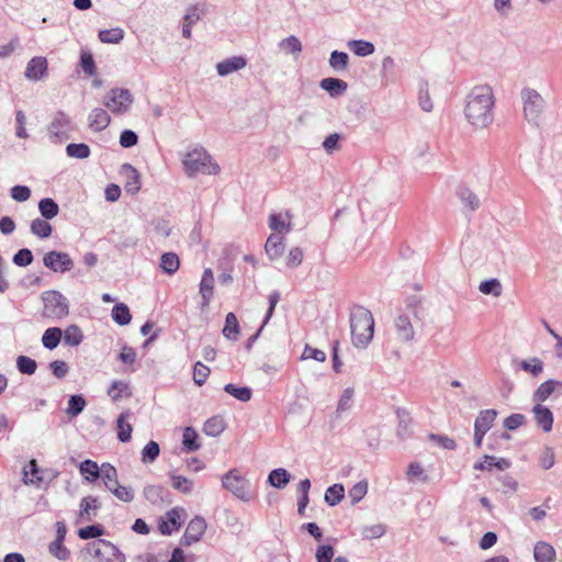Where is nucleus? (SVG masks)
Listing matches in <instances>:
<instances>
[{
	"mask_svg": "<svg viewBox=\"0 0 562 562\" xmlns=\"http://www.w3.org/2000/svg\"><path fill=\"white\" fill-rule=\"evenodd\" d=\"M493 105L492 88L487 85L476 86L468 94L465 117L475 127H486L493 121Z\"/></svg>",
	"mask_w": 562,
	"mask_h": 562,
	"instance_id": "f257e3e1",
	"label": "nucleus"
},
{
	"mask_svg": "<svg viewBox=\"0 0 562 562\" xmlns=\"http://www.w3.org/2000/svg\"><path fill=\"white\" fill-rule=\"evenodd\" d=\"M352 344L366 348L373 338L374 321L372 313L363 306H355L350 313Z\"/></svg>",
	"mask_w": 562,
	"mask_h": 562,
	"instance_id": "f03ea898",
	"label": "nucleus"
},
{
	"mask_svg": "<svg viewBox=\"0 0 562 562\" xmlns=\"http://www.w3.org/2000/svg\"><path fill=\"white\" fill-rule=\"evenodd\" d=\"M182 164L189 177H193L196 173L216 175L220 171V166L216 162H212L211 156L202 147L187 153Z\"/></svg>",
	"mask_w": 562,
	"mask_h": 562,
	"instance_id": "7ed1b4c3",
	"label": "nucleus"
},
{
	"mask_svg": "<svg viewBox=\"0 0 562 562\" xmlns=\"http://www.w3.org/2000/svg\"><path fill=\"white\" fill-rule=\"evenodd\" d=\"M521 100L524 103L525 119L528 123L538 126L546 105L544 99L537 90L532 88H524L521 90Z\"/></svg>",
	"mask_w": 562,
	"mask_h": 562,
	"instance_id": "20e7f679",
	"label": "nucleus"
},
{
	"mask_svg": "<svg viewBox=\"0 0 562 562\" xmlns=\"http://www.w3.org/2000/svg\"><path fill=\"white\" fill-rule=\"evenodd\" d=\"M44 303L43 316L52 319H61L69 313L67 299L58 291H47L42 295Z\"/></svg>",
	"mask_w": 562,
	"mask_h": 562,
	"instance_id": "39448f33",
	"label": "nucleus"
},
{
	"mask_svg": "<svg viewBox=\"0 0 562 562\" xmlns=\"http://www.w3.org/2000/svg\"><path fill=\"white\" fill-rule=\"evenodd\" d=\"M222 486L244 502L251 498L250 484L237 469H232L222 476Z\"/></svg>",
	"mask_w": 562,
	"mask_h": 562,
	"instance_id": "423d86ee",
	"label": "nucleus"
},
{
	"mask_svg": "<svg viewBox=\"0 0 562 562\" xmlns=\"http://www.w3.org/2000/svg\"><path fill=\"white\" fill-rule=\"evenodd\" d=\"M187 516L186 509L173 507L168 510L158 521V529L162 535L169 536L179 530Z\"/></svg>",
	"mask_w": 562,
	"mask_h": 562,
	"instance_id": "0eeeda50",
	"label": "nucleus"
},
{
	"mask_svg": "<svg viewBox=\"0 0 562 562\" xmlns=\"http://www.w3.org/2000/svg\"><path fill=\"white\" fill-rule=\"evenodd\" d=\"M497 411L490 408L481 411L474 422V446L481 448L485 434L492 428Z\"/></svg>",
	"mask_w": 562,
	"mask_h": 562,
	"instance_id": "6e6552de",
	"label": "nucleus"
},
{
	"mask_svg": "<svg viewBox=\"0 0 562 562\" xmlns=\"http://www.w3.org/2000/svg\"><path fill=\"white\" fill-rule=\"evenodd\" d=\"M43 263L54 272L65 273L74 268V261L66 252L48 251L44 255Z\"/></svg>",
	"mask_w": 562,
	"mask_h": 562,
	"instance_id": "1a4fd4ad",
	"label": "nucleus"
},
{
	"mask_svg": "<svg viewBox=\"0 0 562 562\" xmlns=\"http://www.w3.org/2000/svg\"><path fill=\"white\" fill-rule=\"evenodd\" d=\"M132 103V97L127 90L112 89L104 97V105L114 113L126 111Z\"/></svg>",
	"mask_w": 562,
	"mask_h": 562,
	"instance_id": "9d476101",
	"label": "nucleus"
},
{
	"mask_svg": "<svg viewBox=\"0 0 562 562\" xmlns=\"http://www.w3.org/2000/svg\"><path fill=\"white\" fill-rule=\"evenodd\" d=\"M92 547L99 562H123L122 554L110 541L100 539L93 542Z\"/></svg>",
	"mask_w": 562,
	"mask_h": 562,
	"instance_id": "9b49d317",
	"label": "nucleus"
},
{
	"mask_svg": "<svg viewBox=\"0 0 562 562\" xmlns=\"http://www.w3.org/2000/svg\"><path fill=\"white\" fill-rule=\"evenodd\" d=\"M206 529V521L201 516H195L187 526L184 535L181 538L182 546H191L198 542Z\"/></svg>",
	"mask_w": 562,
	"mask_h": 562,
	"instance_id": "f8f14e48",
	"label": "nucleus"
},
{
	"mask_svg": "<svg viewBox=\"0 0 562 562\" xmlns=\"http://www.w3.org/2000/svg\"><path fill=\"white\" fill-rule=\"evenodd\" d=\"M120 175L124 181V190L126 193L135 195L139 191L138 186V171L130 164H124L121 167Z\"/></svg>",
	"mask_w": 562,
	"mask_h": 562,
	"instance_id": "ddd939ff",
	"label": "nucleus"
},
{
	"mask_svg": "<svg viewBox=\"0 0 562 562\" xmlns=\"http://www.w3.org/2000/svg\"><path fill=\"white\" fill-rule=\"evenodd\" d=\"M213 289H214V274L211 268H206L203 271L202 279L200 282V294L202 297V307L209 306L212 297H213Z\"/></svg>",
	"mask_w": 562,
	"mask_h": 562,
	"instance_id": "4468645a",
	"label": "nucleus"
},
{
	"mask_svg": "<svg viewBox=\"0 0 562 562\" xmlns=\"http://www.w3.org/2000/svg\"><path fill=\"white\" fill-rule=\"evenodd\" d=\"M532 413L535 415V420L537 425L544 431L549 432L552 430L553 426V413L547 406H543L540 403H537L532 407Z\"/></svg>",
	"mask_w": 562,
	"mask_h": 562,
	"instance_id": "2eb2a0df",
	"label": "nucleus"
},
{
	"mask_svg": "<svg viewBox=\"0 0 562 562\" xmlns=\"http://www.w3.org/2000/svg\"><path fill=\"white\" fill-rule=\"evenodd\" d=\"M247 65V60L243 56H233L216 64L218 76L225 77L234 71L243 69Z\"/></svg>",
	"mask_w": 562,
	"mask_h": 562,
	"instance_id": "dca6fc26",
	"label": "nucleus"
},
{
	"mask_svg": "<svg viewBox=\"0 0 562 562\" xmlns=\"http://www.w3.org/2000/svg\"><path fill=\"white\" fill-rule=\"evenodd\" d=\"M47 74V60L45 57H33L26 66L25 77L30 80H40Z\"/></svg>",
	"mask_w": 562,
	"mask_h": 562,
	"instance_id": "f3484780",
	"label": "nucleus"
},
{
	"mask_svg": "<svg viewBox=\"0 0 562 562\" xmlns=\"http://www.w3.org/2000/svg\"><path fill=\"white\" fill-rule=\"evenodd\" d=\"M319 87L328 92L331 98H338L347 91L348 83L339 78L327 77L319 81Z\"/></svg>",
	"mask_w": 562,
	"mask_h": 562,
	"instance_id": "a211bd4d",
	"label": "nucleus"
},
{
	"mask_svg": "<svg viewBox=\"0 0 562 562\" xmlns=\"http://www.w3.org/2000/svg\"><path fill=\"white\" fill-rule=\"evenodd\" d=\"M397 338L402 341H411L414 338V327L407 315H398L394 321Z\"/></svg>",
	"mask_w": 562,
	"mask_h": 562,
	"instance_id": "6ab92c4d",
	"label": "nucleus"
},
{
	"mask_svg": "<svg viewBox=\"0 0 562 562\" xmlns=\"http://www.w3.org/2000/svg\"><path fill=\"white\" fill-rule=\"evenodd\" d=\"M101 507V503L98 497L87 496L80 502L79 517L82 520L90 521L95 516L97 510Z\"/></svg>",
	"mask_w": 562,
	"mask_h": 562,
	"instance_id": "aec40b11",
	"label": "nucleus"
},
{
	"mask_svg": "<svg viewBox=\"0 0 562 562\" xmlns=\"http://www.w3.org/2000/svg\"><path fill=\"white\" fill-rule=\"evenodd\" d=\"M284 249L285 245L283 243V237L276 234H271L268 237L265 250L271 260L278 259L284 252Z\"/></svg>",
	"mask_w": 562,
	"mask_h": 562,
	"instance_id": "412c9836",
	"label": "nucleus"
},
{
	"mask_svg": "<svg viewBox=\"0 0 562 562\" xmlns=\"http://www.w3.org/2000/svg\"><path fill=\"white\" fill-rule=\"evenodd\" d=\"M557 387H562V382L558 380H547L541 383L533 393V401L538 403L546 402Z\"/></svg>",
	"mask_w": 562,
	"mask_h": 562,
	"instance_id": "4be33fe9",
	"label": "nucleus"
},
{
	"mask_svg": "<svg viewBox=\"0 0 562 562\" xmlns=\"http://www.w3.org/2000/svg\"><path fill=\"white\" fill-rule=\"evenodd\" d=\"M533 558L536 562H555V550L550 543L538 541L535 544Z\"/></svg>",
	"mask_w": 562,
	"mask_h": 562,
	"instance_id": "5701e85b",
	"label": "nucleus"
},
{
	"mask_svg": "<svg viewBox=\"0 0 562 562\" xmlns=\"http://www.w3.org/2000/svg\"><path fill=\"white\" fill-rule=\"evenodd\" d=\"M159 267L164 273L172 276L180 267V259L176 252H164L160 257Z\"/></svg>",
	"mask_w": 562,
	"mask_h": 562,
	"instance_id": "b1692460",
	"label": "nucleus"
},
{
	"mask_svg": "<svg viewBox=\"0 0 562 562\" xmlns=\"http://www.w3.org/2000/svg\"><path fill=\"white\" fill-rule=\"evenodd\" d=\"M110 123V115L103 109H94L89 115V126L94 131L104 130Z\"/></svg>",
	"mask_w": 562,
	"mask_h": 562,
	"instance_id": "393cba45",
	"label": "nucleus"
},
{
	"mask_svg": "<svg viewBox=\"0 0 562 562\" xmlns=\"http://www.w3.org/2000/svg\"><path fill=\"white\" fill-rule=\"evenodd\" d=\"M291 479V474L283 468L273 469L268 475V483L279 490L284 488Z\"/></svg>",
	"mask_w": 562,
	"mask_h": 562,
	"instance_id": "a878e982",
	"label": "nucleus"
},
{
	"mask_svg": "<svg viewBox=\"0 0 562 562\" xmlns=\"http://www.w3.org/2000/svg\"><path fill=\"white\" fill-rule=\"evenodd\" d=\"M226 428L225 420L222 416H213L209 418L203 425V431L206 436L217 437Z\"/></svg>",
	"mask_w": 562,
	"mask_h": 562,
	"instance_id": "bb28decb",
	"label": "nucleus"
},
{
	"mask_svg": "<svg viewBox=\"0 0 562 562\" xmlns=\"http://www.w3.org/2000/svg\"><path fill=\"white\" fill-rule=\"evenodd\" d=\"M224 392L235 397L240 402H249L252 396V390L249 386H239L233 383H227L224 385Z\"/></svg>",
	"mask_w": 562,
	"mask_h": 562,
	"instance_id": "cd10ccee",
	"label": "nucleus"
},
{
	"mask_svg": "<svg viewBox=\"0 0 562 562\" xmlns=\"http://www.w3.org/2000/svg\"><path fill=\"white\" fill-rule=\"evenodd\" d=\"M352 53L359 57H367L374 53V45L364 40H351L348 43Z\"/></svg>",
	"mask_w": 562,
	"mask_h": 562,
	"instance_id": "c85d7f7f",
	"label": "nucleus"
},
{
	"mask_svg": "<svg viewBox=\"0 0 562 562\" xmlns=\"http://www.w3.org/2000/svg\"><path fill=\"white\" fill-rule=\"evenodd\" d=\"M396 416L398 419L397 436L401 439H405L411 435L409 425L412 423L408 412L404 408L396 409Z\"/></svg>",
	"mask_w": 562,
	"mask_h": 562,
	"instance_id": "c756f323",
	"label": "nucleus"
},
{
	"mask_svg": "<svg viewBox=\"0 0 562 562\" xmlns=\"http://www.w3.org/2000/svg\"><path fill=\"white\" fill-rule=\"evenodd\" d=\"M345 497V487L342 484L336 483L329 486L326 492L324 499L329 506H336Z\"/></svg>",
	"mask_w": 562,
	"mask_h": 562,
	"instance_id": "7c9ffc66",
	"label": "nucleus"
},
{
	"mask_svg": "<svg viewBox=\"0 0 562 562\" xmlns=\"http://www.w3.org/2000/svg\"><path fill=\"white\" fill-rule=\"evenodd\" d=\"M79 471L85 480L94 482L100 475L101 467H99L97 462L88 459L80 463Z\"/></svg>",
	"mask_w": 562,
	"mask_h": 562,
	"instance_id": "2f4dec72",
	"label": "nucleus"
},
{
	"mask_svg": "<svg viewBox=\"0 0 562 562\" xmlns=\"http://www.w3.org/2000/svg\"><path fill=\"white\" fill-rule=\"evenodd\" d=\"M182 445L188 452L200 449L199 435L192 427H186L182 435Z\"/></svg>",
	"mask_w": 562,
	"mask_h": 562,
	"instance_id": "473e14b6",
	"label": "nucleus"
},
{
	"mask_svg": "<svg viewBox=\"0 0 562 562\" xmlns=\"http://www.w3.org/2000/svg\"><path fill=\"white\" fill-rule=\"evenodd\" d=\"M239 334V324L234 313L229 312L225 317L223 335L229 340H236Z\"/></svg>",
	"mask_w": 562,
	"mask_h": 562,
	"instance_id": "72a5a7b5",
	"label": "nucleus"
},
{
	"mask_svg": "<svg viewBox=\"0 0 562 562\" xmlns=\"http://www.w3.org/2000/svg\"><path fill=\"white\" fill-rule=\"evenodd\" d=\"M63 337V331L58 327L47 328L42 337V342L45 348L53 350L55 349Z\"/></svg>",
	"mask_w": 562,
	"mask_h": 562,
	"instance_id": "f704fd0d",
	"label": "nucleus"
},
{
	"mask_svg": "<svg viewBox=\"0 0 562 562\" xmlns=\"http://www.w3.org/2000/svg\"><path fill=\"white\" fill-rule=\"evenodd\" d=\"M329 66L337 72L345 71L349 64V55L345 52L333 50L329 57Z\"/></svg>",
	"mask_w": 562,
	"mask_h": 562,
	"instance_id": "c9c22d12",
	"label": "nucleus"
},
{
	"mask_svg": "<svg viewBox=\"0 0 562 562\" xmlns=\"http://www.w3.org/2000/svg\"><path fill=\"white\" fill-rule=\"evenodd\" d=\"M99 477L102 479V481L104 482L105 487L109 491L112 487H115V485L119 483L117 482L116 469L113 465L109 464V463H103L101 465V471H100Z\"/></svg>",
	"mask_w": 562,
	"mask_h": 562,
	"instance_id": "e433bc0d",
	"label": "nucleus"
},
{
	"mask_svg": "<svg viewBox=\"0 0 562 562\" xmlns=\"http://www.w3.org/2000/svg\"><path fill=\"white\" fill-rule=\"evenodd\" d=\"M479 290L485 295H493L494 297H498L502 295L503 286L498 279L492 278L482 281L479 285Z\"/></svg>",
	"mask_w": 562,
	"mask_h": 562,
	"instance_id": "4c0bfd02",
	"label": "nucleus"
},
{
	"mask_svg": "<svg viewBox=\"0 0 562 562\" xmlns=\"http://www.w3.org/2000/svg\"><path fill=\"white\" fill-rule=\"evenodd\" d=\"M280 49L291 55H299L303 47L301 41L295 35H290L279 43Z\"/></svg>",
	"mask_w": 562,
	"mask_h": 562,
	"instance_id": "58836bf2",
	"label": "nucleus"
},
{
	"mask_svg": "<svg viewBox=\"0 0 562 562\" xmlns=\"http://www.w3.org/2000/svg\"><path fill=\"white\" fill-rule=\"evenodd\" d=\"M23 480L25 484H40L43 477L40 475L36 460H31L23 470Z\"/></svg>",
	"mask_w": 562,
	"mask_h": 562,
	"instance_id": "ea45409f",
	"label": "nucleus"
},
{
	"mask_svg": "<svg viewBox=\"0 0 562 562\" xmlns=\"http://www.w3.org/2000/svg\"><path fill=\"white\" fill-rule=\"evenodd\" d=\"M52 225L46 218H35L31 223V232L40 238H47L52 234Z\"/></svg>",
	"mask_w": 562,
	"mask_h": 562,
	"instance_id": "a19ab883",
	"label": "nucleus"
},
{
	"mask_svg": "<svg viewBox=\"0 0 562 562\" xmlns=\"http://www.w3.org/2000/svg\"><path fill=\"white\" fill-rule=\"evenodd\" d=\"M108 394L113 401H120L124 397H128L131 392L127 383L114 381L108 390Z\"/></svg>",
	"mask_w": 562,
	"mask_h": 562,
	"instance_id": "79ce46f5",
	"label": "nucleus"
},
{
	"mask_svg": "<svg viewBox=\"0 0 562 562\" xmlns=\"http://www.w3.org/2000/svg\"><path fill=\"white\" fill-rule=\"evenodd\" d=\"M38 209L42 216L46 220H50L58 214V204L50 198L42 199L38 203Z\"/></svg>",
	"mask_w": 562,
	"mask_h": 562,
	"instance_id": "37998d69",
	"label": "nucleus"
},
{
	"mask_svg": "<svg viewBox=\"0 0 562 562\" xmlns=\"http://www.w3.org/2000/svg\"><path fill=\"white\" fill-rule=\"evenodd\" d=\"M124 37V31L121 27L102 30L99 32V40L106 44H117Z\"/></svg>",
	"mask_w": 562,
	"mask_h": 562,
	"instance_id": "c03bdc74",
	"label": "nucleus"
},
{
	"mask_svg": "<svg viewBox=\"0 0 562 562\" xmlns=\"http://www.w3.org/2000/svg\"><path fill=\"white\" fill-rule=\"evenodd\" d=\"M111 316L116 324L122 326L127 325L131 322L130 310L123 303L114 305V307L112 308Z\"/></svg>",
	"mask_w": 562,
	"mask_h": 562,
	"instance_id": "a18cd8bd",
	"label": "nucleus"
},
{
	"mask_svg": "<svg viewBox=\"0 0 562 562\" xmlns=\"http://www.w3.org/2000/svg\"><path fill=\"white\" fill-rule=\"evenodd\" d=\"M64 341L69 346H78L82 341L83 335L77 325L68 326L64 331Z\"/></svg>",
	"mask_w": 562,
	"mask_h": 562,
	"instance_id": "49530a36",
	"label": "nucleus"
},
{
	"mask_svg": "<svg viewBox=\"0 0 562 562\" xmlns=\"http://www.w3.org/2000/svg\"><path fill=\"white\" fill-rule=\"evenodd\" d=\"M170 480L175 490L183 494H189L192 492L193 481L189 480L188 477L183 475L171 474Z\"/></svg>",
	"mask_w": 562,
	"mask_h": 562,
	"instance_id": "de8ad7c7",
	"label": "nucleus"
},
{
	"mask_svg": "<svg viewBox=\"0 0 562 562\" xmlns=\"http://www.w3.org/2000/svg\"><path fill=\"white\" fill-rule=\"evenodd\" d=\"M386 532V526L383 524H375L370 526H364L361 530V536L363 539H379L384 536Z\"/></svg>",
	"mask_w": 562,
	"mask_h": 562,
	"instance_id": "09e8293b",
	"label": "nucleus"
},
{
	"mask_svg": "<svg viewBox=\"0 0 562 562\" xmlns=\"http://www.w3.org/2000/svg\"><path fill=\"white\" fill-rule=\"evenodd\" d=\"M458 196L467 206L470 207L471 211H475L480 206L477 195L468 188H461L458 191Z\"/></svg>",
	"mask_w": 562,
	"mask_h": 562,
	"instance_id": "8fccbe9b",
	"label": "nucleus"
},
{
	"mask_svg": "<svg viewBox=\"0 0 562 562\" xmlns=\"http://www.w3.org/2000/svg\"><path fill=\"white\" fill-rule=\"evenodd\" d=\"M160 447L158 442L150 440L143 447V463H153L159 457Z\"/></svg>",
	"mask_w": 562,
	"mask_h": 562,
	"instance_id": "3c124183",
	"label": "nucleus"
},
{
	"mask_svg": "<svg viewBox=\"0 0 562 562\" xmlns=\"http://www.w3.org/2000/svg\"><path fill=\"white\" fill-rule=\"evenodd\" d=\"M16 367L23 374H33L37 369V363L34 359L27 356H19L16 359Z\"/></svg>",
	"mask_w": 562,
	"mask_h": 562,
	"instance_id": "603ef678",
	"label": "nucleus"
},
{
	"mask_svg": "<svg viewBox=\"0 0 562 562\" xmlns=\"http://www.w3.org/2000/svg\"><path fill=\"white\" fill-rule=\"evenodd\" d=\"M211 373V370L207 366L203 364L201 361L195 362L193 368V381L196 385L202 386L209 375Z\"/></svg>",
	"mask_w": 562,
	"mask_h": 562,
	"instance_id": "864d4df0",
	"label": "nucleus"
},
{
	"mask_svg": "<svg viewBox=\"0 0 562 562\" xmlns=\"http://www.w3.org/2000/svg\"><path fill=\"white\" fill-rule=\"evenodd\" d=\"M86 407V401L81 395H71L68 401L67 414L75 417Z\"/></svg>",
	"mask_w": 562,
	"mask_h": 562,
	"instance_id": "5fc2aeb1",
	"label": "nucleus"
},
{
	"mask_svg": "<svg viewBox=\"0 0 562 562\" xmlns=\"http://www.w3.org/2000/svg\"><path fill=\"white\" fill-rule=\"evenodd\" d=\"M67 155L74 158L85 159L90 156V148L88 145L81 144H69L66 147Z\"/></svg>",
	"mask_w": 562,
	"mask_h": 562,
	"instance_id": "6e6d98bb",
	"label": "nucleus"
},
{
	"mask_svg": "<svg viewBox=\"0 0 562 562\" xmlns=\"http://www.w3.org/2000/svg\"><path fill=\"white\" fill-rule=\"evenodd\" d=\"M525 424H526L525 415H522L520 413H514L504 419L503 427L508 431H513V430L518 429L519 427H521Z\"/></svg>",
	"mask_w": 562,
	"mask_h": 562,
	"instance_id": "4d7b16f0",
	"label": "nucleus"
},
{
	"mask_svg": "<svg viewBox=\"0 0 562 562\" xmlns=\"http://www.w3.org/2000/svg\"><path fill=\"white\" fill-rule=\"evenodd\" d=\"M368 492V482L366 480L358 482L349 490V497L352 504L359 503Z\"/></svg>",
	"mask_w": 562,
	"mask_h": 562,
	"instance_id": "13d9d810",
	"label": "nucleus"
},
{
	"mask_svg": "<svg viewBox=\"0 0 562 562\" xmlns=\"http://www.w3.org/2000/svg\"><path fill=\"white\" fill-rule=\"evenodd\" d=\"M80 65H81L82 70L88 76L95 75L97 68H95L93 56L90 52L82 50L81 57H80Z\"/></svg>",
	"mask_w": 562,
	"mask_h": 562,
	"instance_id": "bf43d9fd",
	"label": "nucleus"
},
{
	"mask_svg": "<svg viewBox=\"0 0 562 562\" xmlns=\"http://www.w3.org/2000/svg\"><path fill=\"white\" fill-rule=\"evenodd\" d=\"M418 93H419V97H418L419 105H420L422 110L425 112H430L432 110V102L429 97L427 82L420 83Z\"/></svg>",
	"mask_w": 562,
	"mask_h": 562,
	"instance_id": "052dcab7",
	"label": "nucleus"
},
{
	"mask_svg": "<svg viewBox=\"0 0 562 562\" xmlns=\"http://www.w3.org/2000/svg\"><path fill=\"white\" fill-rule=\"evenodd\" d=\"M132 427L125 420V416L122 414L117 418V437L121 441L126 442L131 439Z\"/></svg>",
	"mask_w": 562,
	"mask_h": 562,
	"instance_id": "680f3d73",
	"label": "nucleus"
},
{
	"mask_svg": "<svg viewBox=\"0 0 562 562\" xmlns=\"http://www.w3.org/2000/svg\"><path fill=\"white\" fill-rule=\"evenodd\" d=\"M352 396H353L352 389L347 387L344 390V392L339 398L337 409H336L337 417H339V414L341 412H345L351 407Z\"/></svg>",
	"mask_w": 562,
	"mask_h": 562,
	"instance_id": "e2e57ef3",
	"label": "nucleus"
},
{
	"mask_svg": "<svg viewBox=\"0 0 562 562\" xmlns=\"http://www.w3.org/2000/svg\"><path fill=\"white\" fill-rule=\"evenodd\" d=\"M49 552L59 560H67L69 558V550L64 546V541L54 540L49 544Z\"/></svg>",
	"mask_w": 562,
	"mask_h": 562,
	"instance_id": "0e129e2a",
	"label": "nucleus"
},
{
	"mask_svg": "<svg viewBox=\"0 0 562 562\" xmlns=\"http://www.w3.org/2000/svg\"><path fill=\"white\" fill-rule=\"evenodd\" d=\"M497 481L501 483L503 493H514L518 488V482L509 474L498 476Z\"/></svg>",
	"mask_w": 562,
	"mask_h": 562,
	"instance_id": "69168bd1",
	"label": "nucleus"
},
{
	"mask_svg": "<svg viewBox=\"0 0 562 562\" xmlns=\"http://www.w3.org/2000/svg\"><path fill=\"white\" fill-rule=\"evenodd\" d=\"M335 554V550L330 544H322L316 549L317 562H331Z\"/></svg>",
	"mask_w": 562,
	"mask_h": 562,
	"instance_id": "338daca9",
	"label": "nucleus"
},
{
	"mask_svg": "<svg viewBox=\"0 0 562 562\" xmlns=\"http://www.w3.org/2000/svg\"><path fill=\"white\" fill-rule=\"evenodd\" d=\"M33 261V255L32 251L27 248L20 249L14 256H13V262L19 267H26L31 265Z\"/></svg>",
	"mask_w": 562,
	"mask_h": 562,
	"instance_id": "774afa93",
	"label": "nucleus"
}]
</instances>
